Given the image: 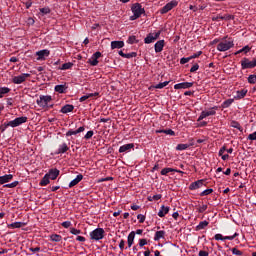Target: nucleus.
<instances>
[{"mask_svg": "<svg viewBox=\"0 0 256 256\" xmlns=\"http://www.w3.org/2000/svg\"><path fill=\"white\" fill-rule=\"evenodd\" d=\"M23 123H27V116H21L7 123H4V125L0 126V131L3 133L7 127L15 128L19 127V125H23Z\"/></svg>", "mask_w": 256, "mask_h": 256, "instance_id": "1", "label": "nucleus"}, {"mask_svg": "<svg viewBox=\"0 0 256 256\" xmlns=\"http://www.w3.org/2000/svg\"><path fill=\"white\" fill-rule=\"evenodd\" d=\"M233 40L231 38L227 39V36L222 38V40L217 45V51L225 52L234 47Z\"/></svg>", "mask_w": 256, "mask_h": 256, "instance_id": "2", "label": "nucleus"}, {"mask_svg": "<svg viewBox=\"0 0 256 256\" xmlns=\"http://www.w3.org/2000/svg\"><path fill=\"white\" fill-rule=\"evenodd\" d=\"M131 11L133 15L130 17V21H135L145 14V8H143L140 3H134L131 7Z\"/></svg>", "mask_w": 256, "mask_h": 256, "instance_id": "3", "label": "nucleus"}, {"mask_svg": "<svg viewBox=\"0 0 256 256\" xmlns=\"http://www.w3.org/2000/svg\"><path fill=\"white\" fill-rule=\"evenodd\" d=\"M53 101V98L49 95H41L39 99L36 100V103L39 107H42L45 109V107H48V109H53V105H49Z\"/></svg>", "mask_w": 256, "mask_h": 256, "instance_id": "4", "label": "nucleus"}, {"mask_svg": "<svg viewBox=\"0 0 256 256\" xmlns=\"http://www.w3.org/2000/svg\"><path fill=\"white\" fill-rule=\"evenodd\" d=\"M105 237V230L103 228H96L90 232V239L92 241H101Z\"/></svg>", "mask_w": 256, "mask_h": 256, "instance_id": "5", "label": "nucleus"}, {"mask_svg": "<svg viewBox=\"0 0 256 256\" xmlns=\"http://www.w3.org/2000/svg\"><path fill=\"white\" fill-rule=\"evenodd\" d=\"M29 77H31V74L22 73L18 76H14L12 78V83H14V85H21V83H25L27 81V79H29Z\"/></svg>", "mask_w": 256, "mask_h": 256, "instance_id": "6", "label": "nucleus"}, {"mask_svg": "<svg viewBox=\"0 0 256 256\" xmlns=\"http://www.w3.org/2000/svg\"><path fill=\"white\" fill-rule=\"evenodd\" d=\"M161 33L162 31L159 30L158 32L156 33H149L145 39H144V43L146 45H149L150 43H155V41H157V39H159V37H161Z\"/></svg>", "mask_w": 256, "mask_h": 256, "instance_id": "7", "label": "nucleus"}, {"mask_svg": "<svg viewBox=\"0 0 256 256\" xmlns=\"http://www.w3.org/2000/svg\"><path fill=\"white\" fill-rule=\"evenodd\" d=\"M218 107L217 106H214L212 108H210V110L208 111H202L200 116L198 117L197 121H203V119L207 118V117H211L213 115H216L217 114V110Z\"/></svg>", "mask_w": 256, "mask_h": 256, "instance_id": "8", "label": "nucleus"}, {"mask_svg": "<svg viewBox=\"0 0 256 256\" xmlns=\"http://www.w3.org/2000/svg\"><path fill=\"white\" fill-rule=\"evenodd\" d=\"M177 5H179V3L176 0L170 1L160 9L161 15H165V13H169V11H171L172 9H175Z\"/></svg>", "mask_w": 256, "mask_h": 256, "instance_id": "9", "label": "nucleus"}, {"mask_svg": "<svg viewBox=\"0 0 256 256\" xmlns=\"http://www.w3.org/2000/svg\"><path fill=\"white\" fill-rule=\"evenodd\" d=\"M235 237H239V233L235 232L232 236H223V234H216L214 236L215 241H233Z\"/></svg>", "mask_w": 256, "mask_h": 256, "instance_id": "10", "label": "nucleus"}, {"mask_svg": "<svg viewBox=\"0 0 256 256\" xmlns=\"http://www.w3.org/2000/svg\"><path fill=\"white\" fill-rule=\"evenodd\" d=\"M99 57H101V52H95L90 59H88V63L92 66V67H97V65H99Z\"/></svg>", "mask_w": 256, "mask_h": 256, "instance_id": "11", "label": "nucleus"}, {"mask_svg": "<svg viewBox=\"0 0 256 256\" xmlns=\"http://www.w3.org/2000/svg\"><path fill=\"white\" fill-rule=\"evenodd\" d=\"M233 19H235V16L231 14H226L224 16L218 15L212 17V21H233Z\"/></svg>", "mask_w": 256, "mask_h": 256, "instance_id": "12", "label": "nucleus"}, {"mask_svg": "<svg viewBox=\"0 0 256 256\" xmlns=\"http://www.w3.org/2000/svg\"><path fill=\"white\" fill-rule=\"evenodd\" d=\"M241 67L243 70H245V69H254L255 66L252 60L250 61L249 58H243L241 60Z\"/></svg>", "mask_w": 256, "mask_h": 256, "instance_id": "13", "label": "nucleus"}, {"mask_svg": "<svg viewBox=\"0 0 256 256\" xmlns=\"http://www.w3.org/2000/svg\"><path fill=\"white\" fill-rule=\"evenodd\" d=\"M204 183H205L204 179L197 180L190 184L189 189H190V191H195L196 189H201V187H203Z\"/></svg>", "mask_w": 256, "mask_h": 256, "instance_id": "14", "label": "nucleus"}, {"mask_svg": "<svg viewBox=\"0 0 256 256\" xmlns=\"http://www.w3.org/2000/svg\"><path fill=\"white\" fill-rule=\"evenodd\" d=\"M37 61H45V57H49L50 52L47 49L36 52Z\"/></svg>", "mask_w": 256, "mask_h": 256, "instance_id": "15", "label": "nucleus"}, {"mask_svg": "<svg viewBox=\"0 0 256 256\" xmlns=\"http://www.w3.org/2000/svg\"><path fill=\"white\" fill-rule=\"evenodd\" d=\"M193 87V82H182L174 85V89H191Z\"/></svg>", "mask_w": 256, "mask_h": 256, "instance_id": "16", "label": "nucleus"}, {"mask_svg": "<svg viewBox=\"0 0 256 256\" xmlns=\"http://www.w3.org/2000/svg\"><path fill=\"white\" fill-rule=\"evenodd\" d=\"M67 151H69V146L67 145V143H62L58 146L55 155H63V153H67Z\"/></svg>", "mask_w": 256, "mask_h": 256, "instance_id": "17", "label": "nucleus"}, {"mask_svg": "<svg viewBox=\"0 0 256 256\" xmlns=\"http://www.w3.org/2000/svg\"><path fill=\"white\" fill-rule=\"evenodd\" d=\"M134 147H135V144H133V143L124 144V145L120 146L119 153H129V151H131V149H133Z\"/></svg>", "mask_w": 256, "mask_h": 256, "instance_id": "18", "label": "nucleus"}, {"mask_svg": "<svg viewBox=\"0 0 256 256\" xmlns=\"http://www.w3.org/2000/svg\"><path fill=\"white\" fill-rule=\"evenodd\" d=\"M59 169L55 168V169H50L48 173H46V175H48L49 179H52V181H55V179H57V177H59Z\"/></svg>", "mask_w": 256, "mask_h": 256, "instance_id": "19", "label": "nucleus"}, {"mask_svg": "<svg viewBox=\"0 0 256 256\" xmlns=\"http://www.w3.org/2000/svg\"><path fill=\"white\" fill-rule=\"evenodd\" d=\"M248 90L247 89H242V90H238L236 92V95L234 96V99L236 101H239L241 99H244L247 96Z\"/></svg>", "mask_w": 256, "mask_h": 256, "instance_id": "20", "label": "nucleus"}, {"mask_svg": "<svg viewBox=\"0 0 256 256\" xmlns=\"http://www.w3.org/2000/svg\"><path fill=\"white\" fill-rule=\"evenodd\" d=\"M81 181H83V174H78L76 178L69 183L68 187L72 189V187H75V185H79Z\"/></svg>", "mask_w": 256, "mask_h": 256, "instance_id": "21", "label": "nucleus"}, {"mask_svg": "<svg viewBox=\"0 0 256 256\" xmlns=\"http://www.w3.org/2000/svg\"><path fill=\"white\" fill-rule=\"evenodd\" d=\"M163 47H165V40H159L154 45L155 53H161L163 51Z\"/></svg>", "mask_w": 256, "mask_h": 256, "instance_id": "22", "label": "nucleus"}, {"mask_svg": "<svg viewBox=\"0 0 256 256\" xmlns=\"http://www.w3.org/2000/svg\"><path fill=\"white\" fill-rule=\"evenodd\" d=\"M11 181H13L12 174H5L3 176H0V185H5V183H9Z\"/></svg>", "mask_w": 256, "mask_h": 256, "instance_id": "23", "label": "nucleus"}, {"mask_svg": "<svg viewBox=\"0 0 256 256\" xmlns=\"http://www.w3.org/2000/svg\"><path fill=\"white\" fill-rule=\"evenodd\" d=\"M160 173H161V175H169V173H181V174H183L184 172L181 171V170H177L175 168H163Z\"/></svg>", "mask_w": 256, "mask_h": 256, "instance_id": "24", "label": "nucleus"}, {"mask_svg": "<svg viewBox=\"0 0 256 256\" xmlns=\"http://www.w3.org/2000/svg\"><path fill=\"white\" fill-rule=\"evenodd\" d=\"M170 210L171 208L169 206L162 205L158 212V217H161V218L165 217V215H167Z\"/></svg>", "mask_w": 256, "mask_h": 256, "instance_id": "25", "label": "nucleus"}, {"mask_svg": "<svg viewBox=\"0 0 256 256\" xmlns=\"http://www.w3.org/2000/svg\"><path fill=\"white\" fill-rule=\"evenodd\" d=\"M73 109H75V106H73L72 104H66L61 108L60 113H72Z\"/></svg>", "mask_w": 256, "mask_h": 256, "instance_id": "26", "label": "nucleus"}, {"mask_svg": "<svg viewBox=\"0 0 256 256\" xmlns=\"http://www.w3.org/2000/svg\"><path fill=\"white\" fill-rule=\"evenodd\" d=\"M125 47V42L123 41H112L111 49H123Z\"/></svg>", "mask_w": 256, "mask_h": 256, "instance_id": "27", "label": "nucleus"}, {"mask_svg": "<svg viewBox=\"0 0 256 256\" xmlns=\"http://www.w3.org/2000/svg\"><path fill=\"white\" fill-rule=\"evenodd\" d=\"M67 89H68V87H67L66 84H60V85H56V86H55L54 91H55L56 93H61V94H63V93H66Z\"/></svg>", "mask_w": 256, "mask_h": 256, "instance_id": "28", "label": "nucleus"}, {"mask_svg": "<svg viewBox=\"0 0 256 256\" xmlns=\"http://www.w3.org/2000/svg\"><path fill=\"white\" fill-rule=\"evenodd\" d=\"M127 243L129 249L130 247H133V244L135 243V231L129 233Z\"/></svg>", "mask_w": 256, "mask_h": 256, "instance_id": "29", "label": "nucleus"}, {"mask_svg": "<svg viewBox=\"0 0 256 256\" xmlns=\"http://www.w3.org/2000/svg\"><path fill=\"white\" fill-rule=\"evenodd\" d=\"M51 183L49 175L45 174L44 177L41 179L39 186L40 187H47Z\"/></svg>", "mask_w": 256, "mask_h": 256, "instance_id": "30", "label": "nucleus"}, {"mask_svg": "<svg viewBox=\"0 0 256 256\" xmlns=\"http://www.w3.org/2000/svg\"><path fill=\"white\" fill-rule=\"evenodd\" d=\"M166 232L164 230L157 231L154 235V241H160V239H165Z\"/></svg>", "mask_w": 256, "mask_h": 256, "instance_id": "31", "label": "nucleus"}, {"mask_svg": "<svg viewBox=\"0 0 256 256\" xmlns=\"http://www.w3.org/2000/svg\"><path fill=\"white\" fill-rule=\"evenodd\" d=\"M209 226V222L207 220L201 221L195 228V231H202Z\"/></svg>", "mask_w": 256, "mask_h": 256, "instance_id": "32", "label": "nucleus"}, {"mask_svg": "<svg viewBox=\"0 0 256 256\" xmlns=\"http://www.w3.org/2000/svg\"><path fill=\"white\" fill-rule=\"evenodd\" d=\"M62 239H63L62 235H59V234L50 235V241H53L54 243H59L62 241Z\"/></svg>", "mask_w": 256, "mask_h": 256, "instance_id": "33", "label": "nucleus"}, {"mask_svg": "<svg viewBox=\"0 0 256 256\" xmlns=\"http://www.w3.org/2000/svg\"><path fill=\"white\" fill-rule=\"evenodd\" d=\"M25 223L23 222H13L10 225H8V227L10 229H21V227H24Z\"/></svg>", "mask_w": 256, "mask_h": 256, "instance_id": "34", "label": "nucleus"}, {"mask_svg": "<svg viewBox=\"0 0 256 256\" xmlns=\"http://www.w3.org/2000/svg\"><path fill=\"white\" fill-rule=\"evenodd\" d=\"M193 144H178L176 146V151H185L190 148V146Z\"/></svg>", "mask_w": 256, "mask_h": 256, "instance_id": "35", "label": "nucleus"}, {"mask_svg": "<svg viewBox=\"0 0 256 256\" xmlns=\"http://www.w3.org/2000/svg\"><path fill=\"white\" fill-rule=\"evenodd\" d=\"M235 99H227L222 103V107L224 109H227L228 107H231V105H233Z\"/></svg>", "mask_w": 256, "mask_h": 256, "instance_id": "36", "label": "nucleus"}, {"mask_svg": "<svg viewBox=\"0 0 256 256\" xmlns=\"http://www.w3.org/2000/svg\"><path fill=\"white\" fill-rule=\"evenodd\" d=\"M249 51H251V47H249V45L244 46L242 49L238 50L237 52H235V55H239L241 53H249Z\"/></svg>", "mask_w": 256, "mask_h": 256, "instance_id": "37", "label": "nucleus"}, {"mask_svg": "<svg viewBox=\"0 0 256 256\" xmlns=\"http://www.w3.org/2000/svg\"><path fill=\"white\" fill-rule=\"evenodd\" d=\"M11 91L8 87H1L0 88V99H3L4 95H7Z\"/></svg>", "mask_w": 256, "mask_h": 256, "instance_id": "38", "label": "nucleus"}, {"mask_svg": "<svg viewBox=\"0 0 256 256\" xmlns=\"http://www.w3.org/2000/svg\"><path fill=\"white\" fill-rule=\"evenodd\" d=\"M231 127H233L234 129H238V131L243 132V127H241V124L237 121H232Z\"/></svg>", "mask_w": 256, "mask_h": 256, "instance_id": "39", "label": "nucleus"}, {"mask_svg": "<svg viewBox=\"0 0 256 256\" xmlns=\"http://www.w3.org/2000/svg\"><path fill=\"white\" fill-rule=\"evenodd\" d=\"M72 67H73V63L68 62V63H64L59 69H61V71H67V69H71Z\"/></svg>", "mask_w": 256, "mask_h": 256, "instance_id": "40", "label": "nucleus"}, {"mask_svg": "<svg viewBox=\"0 0 256 256\" xmlns=\"http://www.w3.org/2000/svg\"><path fill=\"white\" fill-rule=\"evenodd\" d=\"M127 43L129 45H134V43H139V40H137L136 36H129L128 40H127Z\"/></svg>", "mask_w": 256, "mask_h": 256, "instance_id": "41", "label": "nucleus"}, {"mask_svg": "<svg viewBox=\"0 0 256 256\" xmlns=\"http://www.w3.org/2000/svg\"><path fill=\"white\" fill-rule=\"evenodd\" d=\"M17 185H19V181H14L10 184H5L4 187H6L8 189H15V187H17Z\"/></svg>", "mask_w": 256, "mask_h": 256, "instance_id": "42", "label": "nucleus"}, {"mask_svg": "<svg viewBox=\"0 0 256 256\" xmlns=\"http://www.w3.org/2000/svg\"><path fill=\"white\" fill-rule=\"evenodd\" d=\"M167 85H169V81L160 82L159 84H157L154 87H155V89H163L164 87H167Z\"/></svg>", "mask_w": 256, "mask_h": 256, "instance_id": "43", "label": "nucleus"}, {"mask_svg": "<svg viewBox=\"0 0 256 256\" xmlns=\"http://www.w3.org/2000/svg\"><path fill=\"white\" fill-rule=\"evenodd\" d=\"M211 193H213V189L212 188L206 189V190H204V191H202L200 193V197H205L207 195H211Z\"/></svg>", "mask_w": 256, "mask_h": 256, "instance_id": "44", "label": "nucleus"}, {"mask_svg": "<svg viewBox=\"0 0 256 256\" xmlns=\"http://www.w3.org/2000/svg\"><path fill=\"white\" fill-rule=\"evenodd\" d=\"M248 83H250V85L256 84V75L255 74H252L248 77Z\"/></svg>", "mask_w": 256, "mask_h": 256, "instance_id": "45", "label": "nucleus"}, {"mask_svg": "<svg viewBox=\"0 0 256 256\" xmlns=\"http://www.w3.org/2000/svg\"><path fill=\"white\" fill-rule=\"evenodd\" d=\"M40 13H42V15H49V13H51V9L49 7L40 8Z\"/></svg>", "mask_w": 256, "mask_h": 256, "instance_id": "46", "label": "nucleus"}, {"mask_svg": "<svg viewBox=\"0 0 256 256\" xmlns=\"http://www.w3.org/2000/svg\"><path fill=\"white\" fill-rule=\"evenodd\" d=\"M93 135H95V132H93V130H90L86 133V135L84 136V139H86V141H89V139H91Z\"/></svg>", "mask_w": 256, "mask_h": 256, "instance_id": "47", "label": "nucleus"}, {"mask_svg": "<svg viewBox=\"0 0 256 256\" xmlns=\"http://www.w3.org/2000/svg\"><path fill=\"white\" fill-rule=\"evenodd\" d=\"M232 254L237 256H243V252L237 248H232Z\"/></svg>", "mask_w": 256, "mask_h": 256, "instance_id": "48", "label": "nucleus"}, {"mask_svg": "<svg viewBox=\"0 0 256 256\" xmlns=\"http://www.w3.org/2000/svg\"><path fill=\"white\" fill-rule=\"evenodd\" d=\"M133 57H137V52H131L126 54L124 59H133Z\"/></svg>", "mask_w": 256, "mask_h": 256, "instance_id": "49", "label": "nucleus"}, {"mask_svg": "<svg viewBox=\"0 0 256 256\" xmlns=\"http://www.w3.org/2000/svg\"><path fill=\"white\" fill-rule=\"evenodd\" d=\"M70 233H71L72 235H81V230L76 229V228H71V229H70Z\"/></svg>", "mask_w": 256, "mask_h": 256, "instance_id": "50", "label": "nucleus"}, {"mask_svg": "<svg viewBox=\"0 0 256 256\" xmlns=\"http://www.w3.org/2000/svg\"><path fill=\"white\" fill-rule=\"evenodd\" d=\"M189 61H191V56H189L187 58H181L180 65H185V63H189Z\"/></svg>", "mask_w": 256, "mask_h": 256, "instance_id": "51", "label": "nucleus"}, {"mask_svg": "<svg viewBox=\"0 0 256 256\" xmlns=\"http://www.w3.org/2000/svg\"><path fill=\"white\" fill-rule=\"evenodd\" d=\"M201 55H203V52L198 51V52L194 53L193 55H191L190 59H197V57H201Z\"/></svg>", "mask_w": 256, "mask_h": 256, "instance_id": "52", "label": "nucleus"}, {"mask_svg": "<svg viewBox=\"0 0 256 256\" xmlns=\"http://www.w3.org/2000/svg\"><path fill=\"white\" fill-rule=\"evenodd\" d=\"M247 139L249 141H256V131L248 135Z\"/></svg>", "mask_w": 256, "mask_h": 256, "instance_id": "53", "label": "nucleus"}, {"mask_svg": "<svg viewBox=\"0 0 256 256\" xmlns=\"http://www.w3.org/2000/svg\"><path fill=\"white\" fill-rule=\"evenodd\" d=\"M208 208L207 205H202L198 208V213H205L206 209Z\"/></svg>", "mask_w": 256, "mask_h": 256, "instance_id": "54", "label": "nucleus"}, {"mask_svg": "<svg viewBox=\"0 0 256 256\" xmlns=\"http://www.w3.org/2000/svg\"><path fill=\"white\" fill-rule=\"evenodd\" d=\"M137 219L139 220V223H145V215L138 214Z\"/></svg>", "mask_w": 256, "mask_h": 256, "instance_id": "55", "label": "nucleus"}, {"mask_svg": "<svg viewBox=\"0 0 256 256\" xmlns=\"http://www.w3.org/2000/svg\"><path fill=\"white\" fill-rule=\"evenodd\" d=\"M195 71H199V64H194L191 69L190 73H195Z\"/></svg>", "mask_w": 256, "mask_h": 256, "instance_id": "56", "label": "nucleus"}, {"mask_svg": "<svg viewBox=\"0 0 256 256\" xmlns=\"http://www.w3.org/2000/svg\"><path fill=\"white\" fill-rule=\"evenodd\" d=\"M61 225L64 227V229H69V227H71V221L62 222Z\"/></svg>", "mask_w": 256, "mask_h": 256, "instance_id": "57", "label": "nucleus"}, {"mask_svg": "<svg viewBox=\"0 0 256 256\" xmlns=\"http://www.w3.org/2000/svg\"><path fill=\"white\" fill-rule=\"evenodd\" d=\"M165 135H171L172 137L175 136V131L172 129L164 130Z\"/></svg>", "mask_w": 256, "mask_h": 256, "instance_id": "58", "label": "nucleus"}, {"mask_svg": "<svg viewBox=\"0 0 256 256\" xmlns=\"http://www.w3.org/2000/svg\"><path fill=\"white\" fill-rule=\"evenodd\" d=\"M147 245V239H140L139 240V247H145Z\"/></svg>", "mask_w": 256, "mask_h": 256, "instance_id": "59", "label": "nucleus"}, {"mask_svg": "<svg viewBox=\"0 0 256 256\" xmlns=\"http://www.w3.org/2000/svg\"><path fill=\"white\" fill-rule=\"evenodd\" d=\"M86 95L88 96V99H91L92 97H99V92L89 93Z\"/></svg>", "mask_w": 256, "mask_h": 256, "instance_id": "60", "label": "nucleus"}, {"mask_svg": "<svg viewBox=\"0 0 256 256\" xmlns=\"http://www.w3.org/2000/svg\"><path fill=\"white\" fill-rule=\"evenodd\" d=\"M71 135H77V130H69L67 133H66V137H71Z\"/></svg>", "mask_w": 256, "mask_h": 256, "instance_id": "61", "label": "nucleus"}, {"mask_svg": "<svg viewBox=\"0 0 256 256\" xmlns=\"http://www.w3.org/2000/svg\"><path fill=\"white\" fill-rule=\"evenodd\" d=\"M198 256H209V252H207L205 250H200L198 253Z\"/></svg>", "mask_w": 256, "mask_h": 256, "instance_id": "62", "label": "nucleus"}, {"mask_svg": "<svg viewBox=\"0 0 256 256\" xmlns=\"http://www.w3.org/2000/svg\"><path fill=\"white\" fill-rule=\"evenodd\" d=\"M27 23H28V25H35V19H33L32 17H29L27 19Z\"/></svg>", "mask_w": 256, "mask_h": 256, "instance_id": "63", "label": "nucleus"}, {"mask_svg": "<svg viewBox=\"0 0 256 256\" xmlns=\"http://www.w3.org/2000/svg\"><path fill=\"white\" fill-rule=\"evenodd\" d=\"M162 197H163V195L156 194V195L152 196V199H154V201H159V199H161Z\"/></svg>", "mask_w": 256, "mask_h": 256, "instance_id": "64", "label": "nucleus"}]
</instances>
